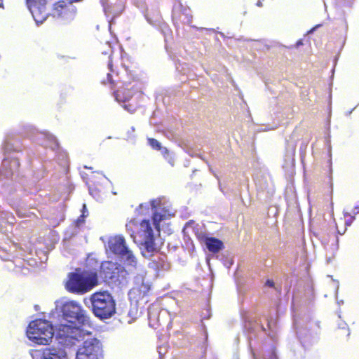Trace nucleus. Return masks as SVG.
I'll return each instance as SVG.
<instances>
[{
    "mask_svg": "<svg viewBox=\"0 0 359 359\" xmlns=\"http://www.w3.org/2000/svg\"><path fill=\"white\" fill-rule=\"evenodd\" d=\"M63 315L70 325H59L57 337L64 346H76L83 337L82 330L78 325L84 324L87 321V316L81 306L76 302H69L64 305Z\"/></svg>",
    "mask_w": 359,
    "mask_h": 359,
    "instance_id": "nucleus-1",
    "label": "nucleus"
},
{
    "mask_svg": "<svg viewBox=\"0 0 359 359\" xmlns=\"http://www.w3.org/2000/svg\"><path fill=\"white\" fill-rule=\"evenodd\" d=\"M98 283V273L95 269L81 271L77 269L75 272L69 273L65 288L72 293L83 294L91 290Z\"/></svg>",
    "mask_w": 359,
    "mask_h": 359,
    "instance_id": "nucleus-2",
    "label": "nucleus"
},
{
    "mask_svg": "<svg viewBox=\"0 0 359 359\" xmlns=\"http://www.w3.org/2000/svg\"><path fill=\"white\" fill-rule=\"evenodd\" d=\"M91 311L101 320L108 319L116 313V302L107 291L96 292L90 297Z\"/></svg>",
    "mask_w": 359,
    "mask_h": 359,
    "instance_id": "nucleus-3",
    "label": "nucleus"
},
{
    "mask_svg": "<svg viewBox=\"0 0 359 359\" xmlns=\"http://www.w3.org/2000/svg\"><path fill=\"white\" fill-rule=\"evenodd\" d=\"M54 335L53 326L47 320L37 318L31 321L27 328L29 340L39 345H48Z\"/></svg>",
    "mask_w": 359,
    "mask_h": 359,
    "instance_id": "nucleus-4",
    "label": "nucleus"
},
{
    "mask_svg": "<svg viewBox=\"0 0 359 359\" xmlns=\"http://www.w3.org/2000/svg\"><path fill=\"white\" fill-rule=\"evenodd\" d=\"M108 67L110 73L107 74L106 78L101 79V83L104 86H109L111 89L116 87V83L120 82L122 86L116 90L114 91V96L116 100L118 102H126L129 101L137 91V86L136 84L131 85V81H126L122 79H119L115 81L112 79L111 73H114L113 63L111 57H109Z\"/></svg>",
    "mask_w": 359,
    "mask_h": 359,
    "instance_id": "nucleus-5",
    "label": "nucleus"
},
{
    "mask_svg": "<svg viewBox=\"0 0 359 359\" xmlns=\"http://www.w3.org/2000/svg\"><path fill=\"white\" fill-rule=\"evenodd\" d=\"M109 250L115 255H118L129 265L135 266L136 259L133 252L126 245L125 238L122 236H116L110 238L108 242Z\"/></svg>",
    "mask_w": 359,
    "mask_h": 359,
    "instance_id": "nucleus-6",
    "label": "nucleus"
},
{
    "mask_svg": "<svg viewBox=\"0 0 359 359\" xmlns=\"http://www.w3.org/2000/svg\"><path fill=\"white\" fill-rule=\"evenodd\" d=\"M150 205L154 210L152 215L154 225L159 231L161 222L170 219L174 216V213L168 206L162 205L161 201L158 198L151 200Z\"/></svg>",
    "mask_w": 359,
    "mask_h": 359,
    "instance_id": "nucleus-7",
    "label": "nucleus"
},
{
    "mask_svg": "<svg viewBox=\"0 0 359 359\" xmlns=\"http://www.w3.org/2000/svg\"><path fill=\"white\" fill-rule=\"evenodd\" d=\"M122 269L119 264L111 261H104L101 263L99 276L105 281L116 282L118 280L119 273Z\"/></svg>",
    "mask_w": 359,
    "mask_h": 359,
    "instance_id": "nucleus-8",
    "label": "nucleus"
},
{
    "mask_svg": "<svg viewBox=\"0 0 359 359\" xmlns=\"http://www.w3.org/2000/svg\"><path fill=\"white\" fill-rule=\"evenodd\" d=\"M27 6L37 24L43 23L48 13L46 9V0H26Z\"/></svg>",
    "mask_w": 359,
    "mask_h": 359,
    "instance_id": "nucleus-9",
    "label": "nucleus"
},
{
    "mask_svg": "<svg viewBox=\"0 0 359 359\" xmlns=\"http://www.w3.org/2000/svg\"><path fill=\"white\" fill-rule=\"evenodd\" d=\"M102 349L97 343L85 341L76 353V359H101Z\"/></svg>",
    "mask_w": 359,
    "mask_h": 359,
    "instance_id": "nucleus-10",
    "label": "nucleus"
},
{
    "mask_svg": "<svg viewBox=\"0 0 359 359\" xmlns=\"http://www.w3.org/2000/svg\"><path fill=\"white\" fill-rule=\"evenodd\" d=\"M104 11L107 16L115 18L125 9V0H100Z\"/></svg>",
    "mask_w": 359,
    "mask_h": 359,
    "instance_id": "nucleus-11",
    "label": "nucleus"
},
{
    "mask_svg": "<svg viewBox=\"0 0 359 359\" xmlns=\"http://www.w3.org/2000/svg\"><path fill=\"white\" fill-rule=\"evenodd\" d=\"M153 235V229L148 219L142 220L140 224L139 229L130 233V236L136 243H142V241H144Z\"/></svg>",
    "mask_w": 359,
    "mask_h": 359,
    "instance_id": "nucleus-12",
    "label": "nucleus"
},
{
    "mask_svg": "<svg viewBox=\"0 0 359 359\" xmlns=\"http://www.w3.org/2000/svg\"><path fill=\"white\" fill-rule=\"evenodd\" d=\"M173 18L182 22L190 23L192 21V15L189 8L183 6L182 4L176 7L172 14Z\"/></svg>",
    "mask_w": 359,
    "mask_h": 359,
    "instance_id": "nucleus-13",
    "label": "nucleus"
},
{
    "mask_svg": "<svg viewBox=\"0 0 359 359\" xmlns=\"http://www.w3.org/2000/svg\"><path fill=\"white\" fill-rule=\"evenodd\" d=\"M41 359H67V355L63 350L47 347L43 349Z\"/></svg>",
    "mask_w": 359,
    "mask_h": 359,
    "instance_id": "nucleus-14",
    "label": "nucleus"
},
{
    "mask_svg": "<svg viewBox=\"0 0 359 359\" xmlns=\"http://www.w3.org/2000/svg\"><path fill=\"white\" fill-rule=\"evenodd\" d=\"M200 240L203 241L208 250L212 253H217L223 248V243L214 237L201 236Z\"/></svg>",
    "mask_w": 359,
    "mask_h": 359,
    "instance_id": "nucleus-15",
    "label": "nucleus"
},
{
    "mask_svg": "<svg viewBox=\"0 0 359 359\" xmlns=\"http://www.w3.org/2000/svg\"><path fill=\"white\" fill-rule=\"evenodd\" d=\"M150 289L151 287L149 284L142 283L138 285L133 287L130 293L133 296V298L136 299L137 301H139L142 299L148 294Z\"/></svg>",
    "mask_w": 359,
    "mask_h": 359,
    "instance_id": "nucleus-16",
    "label": "nucleus"
},
{
    "mask_svg": "<svg viewBox=\"0 0 359 359\" xmlns=\"http://www.w3.org/2000/svg\"><path fill=\"white\" fill-rule=\"evenodd\" d=\"M54 15L61 18L69 13L68 5L65 1H59L54 4Z\"/></svg>",
    "mask_w": 359,
    "mask_h": 359,
    "instance_id": "nucleus-17",
    "label": "nucleus"
},
{
    "mask_svg": "<svg viewBox=\"0 0 359 359\" xmlns=\"http://www.w3.org/2000/svg\"><path fill=\"white\" fill-rule=\"evenodd\" d=\"M137 244L143 245L145 250L149 253H153L156 251L154 235L142 241V243H138Z\"/></svg>",
    "mask_w": 359,
    "mask_h": 359,
    "instance_id": "nucleus-18",
    "label": "nucleus"
},
{
    "mask_svg": "<svg viewBox=\"0 0 359 359\" xmlns=\"http://www.w3.org/2000/svg\"><path fill=\"white\" fill-rule=\"evenodd\" d=\"M148 144L150 147L156 151H159L162 149L161 144L155 138L149 137L147 139Z\"/></svg>",
    "mask_w": 359,
    "mask_h": 359,
    "instance_id": "nucleus-19",
    "label": "nucleus"
},
{
    "mask_svg": "<svg viewBox=\"0 0 359 359\" xmlns=\"http://www.w3.org/2000/svg\"><path fill=\"white\" fill-rule=\"evenodd\" d=\"M138 107H139V105L137 104H128L123 105V108L130 113L135 112Z\"/></svg>",
    "mask_w": 359,
    "mask_h": 359,
    "instance_id": "nucleus-20",
    "label": "nucleus"
},
{
    "mask_svg": "<svg viewBox=\"0 0 359 359\" xmlns=\"http://www.w3.org/2000/svg\"><path fill=\"white\" fill-rule=\"evenodd\" d=\"M266 359H278L274 348H271L268 351V353L266 355Z\"/></svg>",
    "mask_w": 359,
    "mask_h": 359,
    "instance_id": "nucleus-21",
    "label": "nucleus"
},
{
    "mask_svg": "<svg viewBox=\"0 0 359 359\" xmlns=\"http://www.w3.org/2000/svg\"><path fill=\"white\" fill-rule=\"evenodd\" d=\"M86 217V215H84V212H83V214L79 216V217L76 220V223H77L78 225L84 222V217Z\"/></svg>",
    "mask_w": 359,
    "mask_h": 359,
    "instance_id": "nucleus-22",
    "label": "nucleus"
},
{
    "mask_svg": "<svg viewBox=\"0 0 359 359\" xmlns=\"http://www.w3.org/2000/svg\"><path fill=\"white\" fill-rule=\"evenodd\" d=\"M266 285L270 287H274V282L272 280H267Z\"/></svg>",
    "mask_w": 359,
    "mask_h": 359,
    "instance_id": "nucleus-23",
    "label": "nucleus"
},
{
    "mask_svg": "<svg viewBox=\"0 0 359 359\" xmlns=\"http://www.w3.org/2000/svg\"><path fill=\"white\" fill-rule=\"evenodd\" d=\"M331 192H332V191L331 190ZM330 205H329V208H331V209H333V203H332V193H330Z\"/></svg>",
    "mask_w": 359,
    "mask_h": 359,
    "instance_id": "nucleus-24",
    "label": "nucleus"
},
{
    "mask_svg": "<svg viewBox=\"0 0 359 359\" xmlns=\"http://www.w3.org/2000/svg\"><path fill=\"white\" fill-rule=\"evenodd\" d=\"M144 207L143 204H140L137 208V210H141L142 208Z\"/></svg>",
    "mask_w": 359,
    "mask_h": 359,
    "instance_id": "nucleus-25",
    "label": "nucleus"
},
{
    "mask_svg": "<svg viewBox=\"0 0 359 359\" xmlns=\"http://www.w3.org/2000/svg\"><path fill=\"white\" fill-rule=\"evenodd\" d=\"M0 7H3V0H0Z\"/></svg>",
    "mask_w": 359,
    "mask_h": 359,
    "instance_id": "nucleus-26",
    "label": "nucleus"
},
{
    "mask_svg": "<svg viewBox=\"0 0 359 359\" xmlns=\"http://www.w3.org/2000/svg\"><path fill=\"white\" fill-rule=\"evenodd\" d=\"M302 41H298V42H297V46H299V45H300V44H302Z\"/></svg>",
    "mask_w": 359,
    "mask_h": 359,
    "instance_id": "nucleus-27",
    "label": "nucleus"
},
{
    "mask_svg": "<svg viewBox=\"0 0 359 359\" xmlns=\"http://www.w3.org/2000/svg\"><path fill=\"white\" fill-rule=\"evenodd\" d=\"M165 153H168V149H167L166 148H165Z\"/></svg>",
    "mask_w": 359,
    "mask_h": 359,
    "instance_id": "nucleus-28",
    "label": "nucleus"
},
{
    "mask_svg": "<svg viewBox=\"0 0 359 359\" xmlns=\"http://www.w3.org/2000/svg\"><path fill=\"white\" fill-rule=\"evenodd\" d=\"M132 80H133V82H135V81H135V79L134 78H133V79H132Z\"/></svg>",
    "mask_w": 359,
    "mask_h": 359,
    "instance_id": "nucleus-29",
    "label": "nucleus"
},
{
    "mask_svg": "<svg viewBox=\"0 0 359 359\" xmlns=\"http://www.w3.org/2000/svg\"><path fill=\"white\" fill-rule=\"evenodd\" d=\"M132 131L133 132L135 130L134 128L133 127L132 128Z\"/></svg>",
    "mask_w": 359,
    "mask_h": 359,
    "instance_id": "nucleus-30",
    "label": "nucleus"
}]
</instances>
